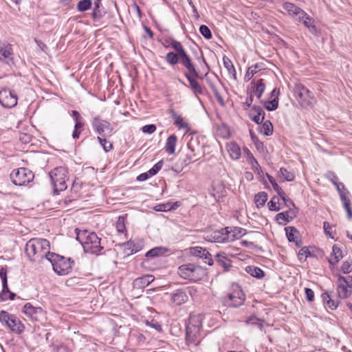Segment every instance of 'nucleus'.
<instances>
[{
  "label": "nucleus",
  "mask_w": 352,
  "mask_h": 352,
  "mask_svg": "<svg viewBox=\"0 0 352 352\" xmlns=\"http://www.w3.org/2000/svg\"><path fill=\"white\" fill-rule=\"evenodd\" d=\"M50 244L48 240L42 238L30 239L25 245V253L32 262L48 261L50 257Z\"/></svg>",
  "instance_id": "nucleus-1"
},
{
  "label": "nucleus",
  "mask_w": 352,
  "mask_h": 352,
  "mask_svg": "<svg viewBox=\"0 0 352 352\" xmlns=\"http://www.w3.org/2000/svg\"><path fill=\"white\" fill-rule=\"evenodd\" d=\"M76 234V240L78 241L83 247L85 252L98 255L103 247L100 244V238L92 232L87 230L80 231L78 228L75 230Z\"/></svg>",
  "instance_id": "nucleus-2"
},
{
  "label": "nucleus",
  "mask_w": 352,
  "mask_h": 352,
  "mask_svg": "<svg viewBox=\"0 0 352 352\" xmlns=\"http://www.w3.org/2000/svg\"><path fill=\"white\" fill-rule=\"evenodd\" d=\"M67 170L64 166H58L54 168L49 174L54 193L67 189L66 181L68 179Z\"/></svg>",
  "instance_id": "nucleus-3"
},
{
  "label": "nucleus",
  "mask_w": 352,
  "mask_h": 352,
  "mask_svg": "<svg viewBox=\"0 0 352 352\" xmlns=\"http://www.w3.org/2000/svg\"><path fill=\"white\" fill-rule=\"evenodd\" d=\"M47 261L51 263L54 272L60 276L69 274L72 270V264L74 263L71 258H66L54 252L50 254Z\"/></svg>",
  "instance_id": "nucleus-4"
},
{
  "label": "nucleus",
  "mask_w": 352,
  "mask_h": 352,
  "mask_svg": "<svg viewBox=\"0 0 352 352\" xmlns=\"http://www.w3.org/2000/svg\"><path fill=\"white\" fill-rule=\"evenodd\" d=\"M0 321L16 333H21L25 329L23 324L15 315L3 310L0 311Z\"/></svg>",
  "instance_id": "nucleus-5"
},
{
  "label": "nucleus",
  "mask_w": 352,
  "mask_h": 352,
  "mask_svg": "<svg viewBox=\"0 0 352 352\" xmlns=\"http://www.w3.org/2000/svg\"><path fill=\"white\" fill-rule=\"evenodd\" d=\"M34 177V173L27 168H20L13 170L10 174V179L16 186H23L30 183Z\"/></svg>",
  "instance_id": "nucleus-6"
},
{
  "label": "nucleus",
  "mask_w": 352,
  "mask_h": 352,
  "mask_svg": "<svg viewBox=\"0 0 352 352\" xmlns=\"http://www.w3.org/2000/svg\"><path fill=\"white\" fill-rule=\"evenodd\" d=\"M91 126L96 133L102 137H109L113 131L111 124L102 119L99 116H95L91 120Z\"/></svg>",
  "instance_id": "nucleus-7"
},
{
  "label": "nucleus",
  "mask_w": 352,
  "mask_h": 352,
  "mask_svg": "<svg viewBox=\"0 0 352 352\" xmlns=\"http://www.w3.org/2000/svg\"><path fill=\"white\" fill-rule=\"evenodd\" d=\"M200 272H204L203 269L192 263L184 264L178 268L179 275L184 279L197 280L199 279L197 275Z\"/></svg>",
  "instance_id": "nucleus-8"
},
{
  "label": "nucleus",
  "mask_w": 352,
  "mask_h": 352,
  "mask_svg": "<svg viewBox=\"0 0 352 352\" xmlns=\"http://www.w3.org/2000/svg\"><path fill=\"white\" fill-rule=\"evenodd\" d=\"M16 94L8 88L0 90V104L5 108H12L17 104Z\"/></svg>",
  "instance_id": "nucleus-9"
},
{
  "label": "nucleus",
  "mask_w": 352,
  "mask_h": 352,
  "mask_svg": "<svg viewBox=\"0 0 352 352\" xmlns=\"http://www.w3.org/2000/svg\"><path fill=\"white\" fill-rule=\"evenodd\" d=\"M245 300V296L243 291L238 288L232 293L228 294L224 299L225 304L228 307H239L242 305Z\"/></svg>",
  "instance_id": "nucleus-10"
},
{
  "label": "nucleus",
  "mask_w": 352,
  "mask_h": 352,
  "mask_svg": "<svg viewBox=\"0 0 352 352\" xmlns=\"http://www.w3.org/2000/svg\"><path fill=\"white\" fill-rule=\"evenodd\" d=\"M298 208H290L288 210L280 212L276 215V221L281 225H286L287 223L296 217Z\"/></svg>",
  "instance_id": "nucleus-11"
},
{
  "label": "nucleus",
  "mask_w": 352,
  "mask_h": 352,
  "mask_svg": "<svg viewBox=\"0 0 352 352\" xmlns=\"http://www.w3.org/2000/svg\"><path fill=\"white\" fill-rule=\"evenodd\" d=\"M180 63L186 69L187 72L184 74H192L196 77H199V72L196 69L195 65L192 63V60L190 56L185 52L179 56Z\"/></svg>",
  "instance_id": "nucleus-12"
},
{
  "label": "nucleus",
  "mask_w": 352,
  "mask_h": 352,
  "mask_svg": "<svg viewBox=\"0 0 352 352\" xmlns=\"http://www.w3.org/2000/svg\"><path fill=\"white\" fill-rule=\"evenodd\" d=\"M283 7L296 21L302 19L306 15V12L303 10L292 3L285 2L283 3Z\"/></svg>",
  "instance_id": "nucleus-13"
},
{
  "label": "nucleus",
  "mask_w": 352,
  "mask_h": 352,
  "mask_svg": "<svg viewBox=\"0 0 352 352\" xmlns=\"http://www.w3.org/2000/svg\"><path fill=\"white\" fill-rule=\"evenodd\" d=\"M265 111L260 106L254 105L249 111L248 116L251 120L257 124H261L265 118Z\"/></svg>",
  "instance_id": "nucleus-14"
},
{
  "label": "nucleus",
  "mask_w": 352,
  "mask_h": 352,
  "mask_svg": "<svg viewBox=\"0 0 352 352\" xmlns=\"http://www.w3.org/2000/svg\"><path fill=\"white\" fill-rule=\"evenodd\" d=\"M184 76L186 78L190 84V88L192 91L194 95L199 98L198 95H201L204 94V89L200 84L197 82V78H201L199 77H196L192 74H184Z\"/></svg>",
  "instance_id": "nucleus-15"
},
{
  "label": "nucleus",
  "mask_w": 352,
  "mask_h": 352,
  "mask_svg": "<svg viewBox=\"0 0 352 352\" xmlns=\"http://www.w3.org/2000/svg\"><path fill=\"white\" fill-rule=\"evenodd\" d=\"M200 331L197 328L186 327V341L187 344L197 345L199 342Z\"/></svg>",
  "instance_id": "nucleus-16"
},
{
  "label": "nucleus",
  "mask_w": 352,
  "mask_h": 352,
  "mask_svg": "<svg viewBox=\"0 0 352 352\" xmlns=\"http://www.w3.org/2000/svg\"><path fill=\"white\" fill-rule=\"evenodd\" d=\"M170 300L177 306H180L186 303L188 300V296L186 290L184 289H179L171 294Z\"/></svg>",
  "instance_id": "nucleus-17"
},
{
  "label": "nucleus",
  "mask_w": 352,
  "mask_h": 352,
  "mask_svg": "<svg viewBox=\"0 0 352 352\" xmlns=\"http://www.w3.org/2000/svg\"><path fill=\"white\" fill-rule=\"evenodd\" d=\"M296 93L302 105H309L311 104L313 97L311 92L305 87L301 85L297 87Z\"/></svg>",
  "instance_id": "nucleus-18"
},
{
  "label": "nucleus",
  "mask_w": 352,
  "mask_h": 352,
  "mask_svg": "<svg viewBox=\"0 0 352 352\" xmlns=\"http://www.w3.org/2000/svg\"><path fill=\"white\" fill-rule=\"evenodd\" d=\"M12 48L8 43L0 45V60L10 64L12 61Z\"/></svg>",
  "instance_id": "nucleus-19"
},
{
  "label": "nucleus",
  "mask_w": 352,
  "mask_h": 352,
  "mask_svg": "<svg viewBox=\"0 0 352 352\" xmlns=\"http://www.w3.org/2000/svg\"><path fill=\"white\" fill-rule=\"evenodd\" d=\"M124 245L131 250L130 254H133L143 249L144 241L142 239H131L124 243Z\"/></svg>",
  "instance_id": "nucleus-20"
},
{
  "label": "nucleus",
  "mask_w": 352,
  "mask_h": 352,
  "mask_svg": "<svg viewBox=\"0 0 352 352\" xmlns=\"http://www.w3.org/2000/svg\"><path fill=\"white\" fill-rule=\"evenodd\" d=\"M192 140H191L188 143V152L185 154L183 158L179 159V160L182 161L181 165L182 166V167L186 166L196 160L195 159L196 157L195 150V148H192Z\"/></svg>",
  "instance_id": "nucleus-21"
},
{
  "label": "nucleus",
  "mask_w": 352,
  "mask_h": 352,
  "mask_svg": "<svg viewBox=\"0 0 352 352\" xmlns=\"http://www.w3.org/2000/svg\"><path fill=\"white\" fill-rule=\"evenodd\" d=\"M215 261L221 266L225 271H228L232 267V261L228 257L226 253L221 252L215 255Z\"/></svg>",
  "instance_id": "nucleus-22"
},
{
  "label": "nucleus",
  "mask_w": 352,
  "mask_h": 352,
  "mask_svg": "<svg viewBox=\"0 0 352 352\" xmlns=\"http://www.w3.org/2000/svg\"><path fill=\"white\" fill-rule=\"evenodd\" d=\"M229 234H228V228H225L220 230L213 232L211 235L212 241L214 243H226L229 242Z\"/></svg>",
  "instance_id": "nucleus-23"
},
{
  "label": "nucleus",
  "mask_w": 352,
  "mask_h": 352,
  "mask_svg": "<svg viewBox=\"0 0 352 352\" xmlns=\"http://www.w3.org/2000/svg\"><path fill=\"white\" fill-rule=\"evenodd\" d=\"M154 279L155 278L153 275L146 274L135 278L133 281V286L138 289H143L151 283Z\"/></svg>",
  "instance_id": "nucleus-24"
},
{
  "label": "nucleus",
  "mask_w": 352,
  "mask_h": 352,
  "mask_svg": "<svg viewBox=\"0 0 352 352\" xmlns=\"http://www.w3.org/2000/svg\"><path fill=\"white\" fill-rule=\"evenodd\" d=\"M204 318V316L202 314H190L188 318V323L186 326L192 328H197L201 330Z\"/></svg>",
  "instance_id": "nucleus-25"
},
{
  "label": "nucleus",
  "mask_w": 352,
  "mask_h": 352,
  "mask_svg": "<svg viewBox=\"0 0 352 352\" xmlns=\"http://www.w3.org/2000/svg\"><path fill=\"white\" fill-rule=\"evenodd\" d=\"M170 115L171 118L173 120L174 124L179 129H189V126L188 122L184 120V118L181 116L177 113L173 109L170 111Z\"/></svg>",
  "instance_id": "nucleus-26"
},
{
  "label": "nucleus",
  "mask_w": 352,
  "mask_h": 352,
  "mask_svg": "<svg viewBox=\"0 0 352 352\" xmlns=\"http://www.w3.org/2000/svg\"><path fill=\"white\" fill-rule=\"evenodd\" d=\"M42 308L36 307L32 305L31 303H26L23 308V312L27 316L30 317L32 319L36 320L37 314L41 313Z\"/></svg>",
  "instance_id": "nucleus-27"
},
{
  "label": "nucleus",
  "mask_w": 352,
  "mask_h": 352,
  "mask_svg": "<svg viewBox=\"0 0 352 352\" xmlns=\"http://www.w3.org/2000/svg\"><path fill=\"white\" fill-rule=\"evenodd\" d=\"M342 258V251L336 245H334L332 248L330 258H329V265L332 266L336 265Z\"/></svg>",
  "instance_id": "nucleus-28"
},
{
  "label": "nucleus",
  "mask_w": 352,
  "mask_h": 352,
  "mask_svg": "<svg viewBox=\"0 0 352 352\" xmlns=\"http://www.w3.org/2000/svg\"><path fill=\"white\" fill-rule=\"evenodd\" d=\"M298 22H301L303 25L307 28L309 32L313 34H317V29L315 25V21L312 17L308 15L306 13V15L302 18V19H298Z\"/></svg>",
  "instance_id": "nucleus-29"
},
{
  "label": "nucleus",
  "mask_w": 352,
  "mask_h": 352,
  "mask_svg": "<svg viewBox=\"0 0 352 352\" xmlns=\"http://www.w3.org/2000/svg\"><path fill=\"white\" fill-rule=\"evenodd\" d=\"M230 241L241 238L245 234V230L239 227H226Z\"/></svg>",
  "instance_id": "nucleus-30"
},
{
  "label": "nucleus",
  "mask_w": 352,
  "mask_h": 352,
  "mask_svg": "<svg viewBox=\"0 0 352 352\" xmlns=\"http://www.w3.org/2000/svg\"><path fill=\"white\" fill-rule=\"evenodd\" d=\"M177 142V137L175 134L170 135L167 138L165 145V150L168 154L172 155L175 153Z\"/></svg>",
  "instance_id": "nucleus-31"
},
{
  "label": "nucleus",
  "mask_w": 352,
  "mask_h": 352,
  "mask_svg": "<svg viewBox=\"0 0 352 352\" xmlns=\"http://www.w3.org/2000/svg\"><path fill=\"white\" fill-rule=\"evenodd\" d=\"M228 151L233 160H239L241 157V149L239 145L235 142H230L227 145Z\"/></svg>",
  "instance_id": "nucleus-32"
},
{
  "label": "nucleus",
  "mask_w": 352,
  "mask_h": 352,
  "mask_svg": "<svg viewBox=\"0 0 352 352\" xmlns=\"http://www.w3.org/2000/svg\"><path fill=\"white\" fill-rule=\"evenodd\" d=\"M341 282L337 281V292L339 298L345 299L352 294L351 290Z\"/></svg>",
  "instance_id": "nucleus-33"
},
{
  "label": "nucleus",
  "mask_w": 352,
  "mask_h": 352,
  "mask_svg": "<svg viewBox=\"0 0 352 352\" xmlns=\"http://www.w3.org/2000/svg\"><path fill=\"white\" fill-rule=\"evenodd\" d=\"M251 84L254 85L253 88L255 95L258 99L261 98L265 89V85L263 82V80L259 79L256 82L252 81Z\"/></svg>",
  "instance_id": "nucleus-34"
},
{
  "label": "nucleus",
  "mask_w": 352,
  "mask_h": 352,
  "mask_svg": "<svg viewBox=\"0 0 352 352\" xmlns=\"http://www.w3.org/2000/svg\"><path fill=\"white\" fill-rule=\"evenodd\" d=\"M245 271L252 276L255 277L256 278L260 279L264 277L265 276V272L260 267L254 265L247 266L245 267Z\"/></svg>",
  "instance_id": "nucleus-35"
},
{
  "label": "nucleus",
  "mask_w": 352,
  "mask_h": 352,
  "mask_svg": "<svg viewBox=\"0 0 352 352\" xmlns=\"http://www.w3.org/2000/svg\"><path fill=\"white\" fill-rule=\"evenodd\" d=\"M286 236L289 242L296 241V239L300 237V233L298 230L293 226H288L285 228Z\"/></svg>",
  "instance_id": "nucleus-36"
},
{
  "label": "nucleus",
  "mask_w": 352,
  "mask_h": 352,
  "mask_svg": "<svg viewBox=\"0 0 352 352\" xmlns=\"http://www.w3.org/2000/svg\"><path fill=\"white\" fill-rule=\"evenodd\" d=\"M223 63L224 67L227 69L229 74H230L232 76L233 79L236 80V69H235L231 60L227 56H223Z\"/></svg>",
  "instance_id": "nucleus-37"
},
{
  "label": "nucleus",
  "mask_w": 352,
  "mask_h": 352,
  "mask_svg": "<svg viewBox=\"0 0 352 352\" xmlns=\"http://www.w3.org/2000/svg\"><path fill=\"white\" fill-rule=\"evenodd\" d=\"M168 252V249L163 247H155L154 248H152L151 250H148L146 253L145 256L146 257H157L161 255L164 254Z\"/></svg>",
  "instance_id": "nucleus-38"
},
{
  "label": "nucleus",
  "mask_w": 352,
  "mask_h": 352,
  "mask_svg": "<svg viewBox=\"0 0 352 352\" xmlns=\"http://www.w3.org/2000/svg\"><path fill=\"white\" fill-rule=\"evenodd\" d=\"M262 64L256 63L250 66L245 75L244 80L248 82L251 80L253 76L257 72L258 69H262Z\"/></svg>",
  "instance_id": "nucleus-39"
},
{
  "label": "nucleus",
  "mask_w": 352,
  "mask_h": 352,
  "mask_svg": "<svg viewBox=\"0 0 352 352\" xmlns=\"http://www.w3.org/2000/svg\"><path fill=\"white\" fill-rule=\"evenodd\" d=\"M267 193L265 192H259L254 196V202L258 208L263 207L267 200Z\"/></svg>",
  "instance_id": "nucleus-40"
},
{
  "label": "nucleus",
  "mask_w": 352,
  "mask_h": 352,
  "mask_svg": "<svg viewBox=\"0 0 352 352\" xmlns=\"http://www.w3.org/2000/svg\"><path fill=\"white\" fill-rule=\"evenodd\" d=\"M165 60L170 65L174 66L179 63L180 58L178 54L170 52L166 54Z\"/></svg>",
  "instance_id": "nucleus-41"
},
{
  "label": "nucleus",
  "mask_w": 352,
  "mask_h": 352,
  "mask_svg": "<svg viewBox=\"0 0 352 352\" xmlns=\"http://www.w3.org/2000/svg\"><path fill=\"white\" fill-rule=\"evenodd\" d=\"M100 0H96V1L94 2V8L92 12V18L94 21H98L103 16V14L100 10Z\"/></svg>",
  "instance_id": "nucleus-42"
},
{
  "label": "nucleus",
  "mask_w": 352,
  "mask_h": 352,
  "mask_svg": "<svg viewBox=\"0 0 352 352\" xmlns=\"http://www.w3.org/2000/svg\"><path fill=\"white\" fill-rule=\"evenodd\" d=\"M263 320L259 319L254 316H250L246 320L247 324L255 326L261 331H263Z\"/></svg>",
  "instance_id": "nucleus-43"
},
{
  "label": "nucleus",
  "mask_w": 352,
  "mask_h": 352,
  "mask_svg": "<svg viewBox=\"0 0 352 352\" xmlns=\"http://www.w3.org/2000/svg\"><path fill=\"white\" fill-rule=\"evenodd\" d=\"M261 132L264 135L269 136L273 133V125L270 120H266L262 122Z\"/></svg>",
  "instance_id": "nucleus-44"
},
{
  "label": "nucleus",
  "mask_w": 352,
  "mask_h": 352,
  "mask_svg": "<svg viewBox=\"0 0 352 352\" xmlns=\"http://www.w3.org/2000/svg\"><path fill=\"white\" fill-rule=\"evenodd\" d=\"M341 201L343 204V207L344 208L345 210L347 213V217L349 219H352V208L351 207V201L349 198H348L346 196H342Z\"/></svg>",
  "instance_id": "nucleus-45"
},
{
  "label": "nucleus",
  "mask_w": 352,
  "mask_h": 352,
  "mask_svg": "<svg viewBox=\"0 0 352 352\" xmlns=\"http://www.w3.org/2000/svg\"><path fill=\"white\" fill-rule=\"evenodd\" d=\"M265 108L269 111H272L276 110L278 107V98L276 97L272 100H267L263 102Z\"/></svg>",
  "instance_id": "nucleus-46"
},
{
  "label": "nucleus",
  "mask_w": 352,
  "mask_h": 352,
  "mask_svg": "<svg viewBox=\"0 0 352 352\" xmlns=\"http://www.w3.org/2000/svg\"><path fill=\"white\" fill-rule=\"evenodd\" d=\"M190 253L191 255L202 258L204 256H206V254H208V250L201 247H192L190 249Z\"/></svg>",
  "instance_id": "nucleus-47"
},
{
  "label": "nucleus",
  "mask_w": 352,
  "mask_h": 352,
  "mask_svg": "<svg viewBox=\"0 0 352 352\" xmlns=\"http://www.w3.org/2000/svg\"><path fill=\"white\" fill-rule=\"evenodd\" d=\"M268 208L270 210L272 211H278L280 210V207L279 206V197L276 196H274L271 200L267 204Z\"/></svg>",
  "instance_id": "nucleus-48"
},
{
  "label": "nucleus",
  "mask_w": 352,
  "mask_h": 352,
  "mask_svg": "<svg viewBox=\"0 0 352 352\" xmlns=\"http://www.w3.org/2000/svg\"><path fill=\"white\" fill-rule=\"evenodd\" d=\"M170 45L176 51L179 56L186 52L182 43L176 40H172Z\"/></svg>",
  "instance_id": "nucleus-49"
},
{
  "label": "nucleus",
  "mask_w": 352,
  "mask_h": 352,
  "mask_svg": "<svg viewBox=\"0 0 352 352\" xmlns=\"http://www.w3.org/2000/svg\"><path fill=\"white\" fill-rule=\"evenodd\" d=\"M106 137L98 136L97 140L102 146L105 152H109L113 148V144L111 142L107 141Z\"/></svg>",
  "instance_id": "nucleus-50"
},
{
  "label": "nucleus",
  "mask_w": 352,
  "mask_h": 352,
  "mask_svg": "<svg viewBox=\"0 0 352 352\" xmlns=\"http://www.w3.org/2000/svg\"><path fill=\"white\" fill-rule=\"evenodd\" d=\"M116 228L119 233L126 232L125 218L124 216H119L116 223Z\"/></svg>",
  "instance_id": "nucleus-51"
},
{
  "label": "nucleus",
  "mask_w": 352,
  "mask_h": 352,
  "mask_svg": "<svg viewBox=\"0 0 352 352\" xmlns=\"http://www.w3.org/2000/svg\"><path fill=\"white\" fill-rule=\"evenodd\" d=\"M91 0H81L77 4V9L79 12H85L91 8Z\"/></svg>",
  "instance_id": "nucleus-52"
},
{
  "label": "nucleus",
  "mask_w": 352,
  "mask_h": 352,
  "mask_svg": "<svg viewBox=\"0 0 352 352\" xmlns=\"http://www.w3.org/2000/svg\"><path fill=\"white\" fill-rule=\"evenodd\" d=\"M173 208H175L171 205L170 202H167L166 204H157L154 206L153 209L157 212H168L172 210Z\"/></svg>",
  "instance_id": "nucleus-53"
},
{
  "label": "nucleus",
  "mask_w": 352,
  "mask_h": 352,
  "mask_svg": "<svg viewBox=\"0 0 352 352\" xmlns=\"http://www.w3.org/2000/svg\"><path fill=\"white\" fill-rule=\"evenodd\" d=\"M266 175H267V179H269V182L272 185L273 188L274 189V190L276 191L277 194L278 195H284V191L283 190L281 187L279 186L278 184L276 183V182L274 179V178L272 175H269L267 173L266 174Z\"/></svg>",
  "instance_id": "nucleus-54"
},
{
  "label": "nucleus",
  "mask_w": 352,
  "mask_h": 352,
  "mask_svg": "<svg viewBox=\"0 0 352 352\" xmlns=\"http://www.w3.org/2000/svg\"><path fill=\"white\" fill-rule=\"evenodd\" d=\"M10 289L8 285V280H4L2 283V292L0 293V300L1 301H5L8 300L7 294L10 292Z\"/></svg>",
  "instance_id": "nucleus-55"
},
{
  "label": "nucleus",
  "mask_w": 352,
  "mask_h": 352,
  "mask_svg": "<svg viewBox=\"0 0 352 352\" xmlns=\"http://www.w3.org/2000/svg\"><path fill=\"white\" fill-rule=\"evenodd\" d=\"M341 270L343 274H349L352 272V260L348 259L344 261L341 266Z\"/></svg>",
  "instance_id": "nucleus-56"
},
{
  "label": "nucleus",
  "mask_w": 352,
  "mask_h": 352,
  "mask_svg": "<svg viewBox=\"0 0 352 352\" xmlns=\"http://www.w3.org/2000/svg\"><path fill=\"white\" fill-rule=\"evenodd\" d=\"M338 282L344 283V285L349 287L352 292V276H348L346 277L339 276L338 278Z\"/></svg>",
  "instance_id": "nucleus-57"
},
{
  "label": "nucleus",
  "mask_w": 352,
  "mask_h": 352,
  "mask_svg": "<svg viewBox=\"0 0 352 352\" xmlns=\"http://www.w3.org/2000/svg\"><path fill=\"white\" fill-rule=\"evenodd\" d=\"M311 256V252L307 247H303L298 252V259L300 261H305L308 256Z\"/></svg>",
  "instance_id": "nucleus-58"
},
{
  "label": "nucleus",
  "mask_w": 352,
  "mask_h": 352,
  "mask_svg": "<svg viewBox=\"0 0 352 352\" xmlns=\"http://www.w3.org/2000/svg\"><path fill=\"white\" fill-rule=\"evenodd\" d=\"M199 32L206 39H210L212 36L210 30L206 25H201L199 27Z\"/></svg>",
  "instance_id": "nucleus-59"
},
{
  "label": "nucleus",
  "mask_w": 352,
  "mask_h": 352,
  "mask_svg": "<svg viewBox=\"0 0 352 352\" xmlns=\"http://www.w3.org/2000/svg\"><path fill=\"white\" fill-rule=\"evenodd\" d=\"M280 173L284 177V179L288 182H292L294 179V175L292 173L288 171L285 168H280Z\"/></svg>",
  "instance_id": "nucleus-60"
},
{
  "label": "nucleus",
  "mask_w": 352,
  "mask_h": 352,
  "mask_svg": "<svg viewBox=\"0 0 352 352\" xmlns=\"http://www.w3.org/2000/svg\"><path fill=\"white\" fill-rule=\"evenodd\" d=\"M163 165V161L160 160L157 163H156L151 168H150L148 171L150 175L153 176L156 175L160 170L162 168Z\"/></svg>",
  "instance_id": "nucleus-61"
},
{
  "label": "nucleus",
  "mask_w": 352,
  "mask_h": 352,
  "mask_svg": "<svg viewBox=\"0 0 352 352\" xmlns=\"http://www.w3.org/2000/svg\"><path fill=\"white\" fill-rule=\"evenodd\" d=\"M334 186L336 187V189L339 193L340 199H342V196H346L344 190H345V186L342 182H335Z\"/></svg>",
  "instance_id": "nucleus-62"
},
{
  "label": "nucleus",
  "mask_w": 352,
  "mask_h": 352,
  "mask_svg": "<svg viewBox=\"0 0 352 352\" xmlns=\"http://www.w3.org/2000/svg\"><path fill=\"white\" fill-rule=\"evenodd\" d=\"M245 152L249 160L250 164L252 165V167H254L256 165L259 166V164L255 157L253 156L252 153L250 151L249 149L246 148Z\"/></svg>",
  "instance_id": "nucleus-63"
},
{
  "label": "nucleus",
  "mask_w": 352,
  "mask_h": 352,
  "mask_svg": "<svg viewBox=\"0 0 352 352\" xmlns=\"http://www.w3.org/2000/svg\"><path fill=\"white\" fill-rule=\"evenodd\" d=\"M156 130V126L153 124H147L142 128V131L144 133L152 134Z\"/></svg>",
  "instance_id": "nucleus-64"
}]
</instances>
